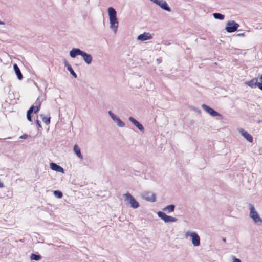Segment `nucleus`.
I'll return each instance as SVG.
<instances>
[{
	"mask_svg": "<svg viewBox=\"0 0 262 262\" xmlns=\"http://www.w3.org/2000/svg\"><path fill=\"white\" fill-rule=\"evenodd\" d=\"M233 262H241V261L239 259L234 257L233 259Z\"/></svg>",
	"mask_w": 262,
	"mask_h": 262,
	"instance_id": "31",
	"label": "nucleus"
},
{
	"mask_svg": "<svg viewBox=\"0 0 262 262\" xmlns=\"http://www.w3.org/2000/svg\"><path fill=\"white\" fill-rule=\"evenodd\" d=\"M50 167L53 170L56 171L57 172H61L62 173H64V169H63V168L55 163H51L50 164Z\"/></svg>",
	"mask_w": 262,
	"mask_h": 262,
	"instance_id": "16",
	"label": "nucleus"
},
{
	"mask_svg": "<svg viewBox=\"0 0 262 262\" xmlns=\"http://www.w3.org/2000/svg\"><path fill=\"white\" fill-rule=\"evenodd\" d=\"M28 135L27 134H23V135L20 136L19 137V138L20 139H27V138L28 137Z\"/></svg>",
	"mask_w": 262,
	"mask_h": 262,
	"instance_id": "27",
	"label": "nucleus"
},
{
	"mask_svg": "<svg viewBox=\"0 0 262 262\" xmlns=\"http://www.w3.org/2000/svg\"><path fill=\"white\" fill-rule=\"evenodd\" d=\"M157 214L158 216L165 223L176 222L178 221L177 218L167 215L165 213L162 211L158 212Z\"/></svg>",
	"mask_w": 262,
	"mask_h": 262,
	"instance_id": "6",
	"label": "nucleus"
},
{
	"mask_svg": "<svg viewBox=\"0 0 262 262\" xmlns=\"http://www.w3.org/2000/svg\"><path fill=\"white\" fill-rule=\"evenodd\" d=\"M239 132L248 141L251 143L252 142L253 138L247 131H245L244 129L241 128L239 130Z\"/></svg>",
	"mask_w": 262,
	"mask_h": 262,
	"instance_id": "14",
	"label": "nucleus"
},
{
	"mask_svg": "<svg viewBox=\"0 0 262 262\" xmlns=\"http://www.w3.org/2000/svg\"><path fill=\"white\" fill-rule=\"evenodd\" d=\"M54 194L55 196L59 199L61 198L63 196L62 192L59 190H54Z\"/></svg>",
	"mask_w": 262,
	"mask_h": 262,
	"instance_id": "25",
	"label": "nucleus"
},
{
	"mask_svg": "<svg viewBox=\"0 0 262 262\" xmlns=\"http://www.w3.org/2000/svg\"><path fill=\"white\" fill-rule=\"evenodd\" d=\"M154 4L157 5L162 9L168 12L171 11V8L169 7L166 2L164 0H150Z\"/></svg>",
	"mask_w": 262,
	"mask_h": 262,
	"instance_id": "8",
	"label": "nucleus"
},
{
	"mask_svg": "<svg viewBox=\"0 0 262 262\" xmlns=\"http://www.w3.org/2000/svg\"><path fill=\"white\" fill-rule=\"evenodd\" d=\"M40 117L42 119V121L47 125L50 123L51 117L49 116H46L44 114H40Z\"/></svg>",
	"mask_w": 262,
	"mask_h": 262,
	"instance_id": "20",
	"label": "nucleus"
},
{
	"mask_svg": "<svg viewBox=\"0 0 262 262\" xmlns=\"http://www.w3.org/2000/svg\"><path fill=\"white\" fill-rule=\"evenodd\" d=\"M34 106L32 105L30 107V108L29 109V110H31L32 112H33V110H34Z\"/></svg>",
	"mask_w": 262,
	"mask_h": 262,
	"instance_id": "33",
	"label": "nucleus"
},
{
	"mask_svg": "<svg viewBox=\"0 0 262 262\" xmlns=\"http://www.w3.org/2000/svg\"><path fill=\"white\" fill-rule=\"evenodd\" d=\"M249 217L251 218L255 223H262V219L260 218L257 211L256 210L254 206L252 204H249Z\"/></svg>",
	"mask_w": 262,
	"mask_h": 262,
	"instance_id": "3",
	"label": "nucleus"
},
{
	"mask_svg": "<svg viewBox=\"0 0 262 262\" xmlns=\"http://www.w3.org/2000/svg\"><path fill=\"white\" fill-rule=\"evenodd\" d=\"M27 119L31 122L32 121V117H31V115H29V114H27Z\"/></svg>",
	"mask_w": 262,
	"mask_h": 262,
	"instance_id": "28",
	"label": "nucleus"
},
{
	"mask_svg": "<svg viewBox=\"0 0 262 262\" xmlns=\"http://www.w3.org/2000/svg\"><path fill=\"white\" fill-rule=\"evenodd\" d=\"M5 24V23H4V22L1 21L0 20V25H3V24Z\"/></svg>",
	"mask_w": 262,
	"mask_h": 262,
	"instance_id": "37",
	"label": "nucleus"
},
{
	"mask_svg": "<svg viewBox=\"0 0 262 262\" xmlns=\"http://www.w3.org/2000/svg\"><path fill=\"white\" fill-rule=\"evenodd\" d=\"M65 66L67 67V70L69 71V72L71 73V74L74 77H77V74L74 71L73 69H72L71 66L69 64L67 61L65 60L64 61Z\"/></svg>",
	"mask_w": 262,
	"mask_h": 262,
	"instance_id": "19",
	"label": "nucleus"
},
{
	"mask_svg": "<svg viewBox=\"0 0 262 262\" xmlns=\"http://www.w3.org/2000/svg\"><path fill=\"white\" fill-rule=\"evenodd\" d=\"M246 84L248 86L251 87V88H255L256 86L258 87V84L259 82H258V78H254L251 80L249 81L246 82Z\"/></svg>",
	"mask_w": 262,
	"mask_h": 262,
	"instance_id": "17",
	"label": "nucleus"
},
{
	"mask_svg": "<svg viewBox=\"0 0 262 262\" xmlns=\"http://www.w3.org/2000/svg\"><path fill=\"white\" fill-rule=\"evenodd\" d=\"M202 108L212 117H222V115L221 114L205 104L202 105Z\"/></svg>",
	"mask_w": 262,
	"mask_h": 262,
	"instance_id": "9",
	"label": "nucleus"
},
{
	"mask_svg": "<svg viewBox=\"0 0 262 262\" xmlns=\"http://www.w3.org/2000/svg\"><path fill=\"white\" fill-rule=\"evenodd\" d=\"M185 237L189 236L192 238V243L194 246H199L200 245V237L195 232L187 231L185 234Z\"/></svg>",
	"mask_w": 262,
	"mask_h": 262,
	"instance_id": "4",
	"label": "nucleus"
},
{
	"mask_svg": "<svg viewBox=\"0 0 262 262\" xmlns=\"http://www.w3.org/2000/svg\"><path fill=\"white\" fill-rule=\"evenodd\" d=\"M213 16L215 19L219 20H223L225 18V15L219 13H214L213 14Z\"/></svg>",
	"mask_w": 262,
	"mask_h": 262,
	"instance_id": "23",
	"label": "nucleus"
},
{
	"mask_svg": "<svg viewBox=\"0 0 262 262\" xmlns=\"http://www.w3.org/2000/svg\"><path fill=\"white\" fill-rule=\"evenodd\" d=\"M123 196L125 202L129 204L131 208L136 209L139 207V203L130 193L127 192L124 194Z\"/></svg>",
	"mask_w": 262,
	"mask_h": 262,
	"instance_id": "2",
	"label": "nucleus"
},
{
	"mask_svg": "<svg viewBox=\"0 0 262 262\" xmlns=\"http://www.w3.org/2000/svg\"><path fill=\"white\" fill-rule=\"evenodd\" d=\"M236 36L243 37V36H245V33H239V34H237Z\"/></svg>",
	"mask_w": 262,
	"mask_h": 262,
	"instance_id": "32",
	"label": "nucleus"
},
{
	"mask_svg": "<svg viewBox=\"0 0 262 262\" xmlns=\"http://www.w3.org/2000/svg\"><path fill=\"white\" fill-rule=\"evenodd\" d=\"M128 120L136 127H137L140 131L143 133L144 132V128L143 126L139 122L136 120L134 117H129L128 118Z\"/></svg>",
	"mask_w": 262,
	"mask_h": 262,
	"instance_id": "11",
	"label": "nucleus"
},
{
	"mask_svg": "<svg viewBox=\"0 0 262 262\" xmlns=\"http://www.w3.org/2000/svg\"><path fill=\"white\" fill-rule=\"evenodd\" d=\"M13 68L15 71L16 75H17V78L19 80H21L23 78V76L20 71V70L19 69L18 66L16 63H15L13 65Z\"/></svg>",
	"mask_w": 262,
	"mask_h": 262,
	"instance_id": "18",
	"label": "nucleus"
},
{
	"mask_svg": "<svg viewBox=\"0 0 262 262\" xmlns=\"http://www.w3.org/2000/svg\"><path fill=\"white\" fill-rule=\"evenodd\" d=\"M36 124H37V126H38V127L41 128L42 127H41V125L40 121L38 120H36Z\"/></svg>",
	"mask_w": 262,
	"mask_h": 262,
	"instance_id": "29",
	"label": "nucleus"
},
{
	"mask_svg": "<svg viewBox=\"0 0 262 262\" xmlns=\"http://www.w3.org/2000/svg\"><path fill=\"white\" fill-rule=\"evenodd\" d=\"M142 199L150 202H155L156 201V195L155 193L149 191H145L141 194Z\"/></svg>",
	"mask_w": 262,
	"mask_h": 262,
	"instance_id": "7",
	"label": "nucleus"
},
{
	"mask_svg": "<svg viewBox=\"0 0 262 262\" xmlns=\"http://www.w3.org/2000/svg\"><path fill=\"white\" fill-rule=\"evenodd\" d=\"M175 209V205L173 204L167 205L166 207L163 209V210L166 212L168 213L174 211Z\"/></svg>",
	"mask_w": 262,
	"mask_h": 262,
	"instance_id": "21",
	"label": "nucleus"
},
{
	"mask_svg": "<svg viewBox=\"0 0 262 262\" xmlns=\"http://www.w3.org/2000/svg\"><path fill=\"white\" fill-rule=\"evenodd\" d=\"M33 112L31 111L28 110L27 112V114L31 115Z\"/></svg>",
	"mask_w": 262,
	"mask_h": 262,
	"instance_id": "34",
	"label": "nucleus"
},
{
	"mask_svg": "<svg viewBox=\"0 0 262 262\" xmlns=\"http://www.w3.org/2000/svg\"><path fill=\"white\" fill-rule=\"evenodd\" d=\"M108 114L113 120L117 123V125L120 127H123L125 126V123L116 115H115L112 111H108Z\"/></svg>",
	"mask_w": 262,
	"mask_h": 262,
	"instance_id": "10",
	"label": "nucleus"
},
{
	"mask_svg": "<svg viewBox=\"0 0 262 262\" xmlns=\"http://www.w3.org/2000/svg\"><path fill=\"white\" fill-rule=\"evenodd\" d=\"M40 105H41V102L40 101H39L38 102V103L36 105V106H35V107H34V113H36L37 112H38V111L39 110V108H40Z\"/></svg>",
	"mask_w": 262,
	"mask_h": 262,
	"instance_id": "26",
	"label": "nucleus"
},
{
	"mask_svg": "<svg viewBox=\"0 0 262 262\" xmlns=\"http://www.w3.org/2000/svg\"><path fill=\"white\" fill-rule=\"evenodd\" d=\"M81 56L82 57L84 62L86 64H90L92 63L93 58L91 54H88L87 53L83 51Z\"/></svg>",
	"mask_w": 262,
	"mask_h": 262,
	"instance_id": "15",
	"label": "nucleus"
},
{
	"mask_svg": "<svg viewBox=\"0 0 262 262\" xmlns=\"http://www.w3.org/2000/svg\"><path fill=\"white\" fill-rule=\"evenodd\" d=\"M152 38V36L148 32H144L137 37V39L141 41H145Z\"/></svg>",
	"mask_w": 262,
	"mask_h": 262,
	"instance_id": "12",
	"label": "nucleus"
},
{
	"mask_svg": "<svg viewBox=\"0 0 262 262\" xmlns=\"http://www.w3.org/2000/svg\"><path fill=\"white\" fill-rule=\"evenodd\" d=\"M239 25L234 20L228 21L225 27L226 31L228 33H232L236 31Z\"/></svg>",
	"mask_w": 262,
	"mask_h": 262,
	"instance_id": "5",
	"label": "nucleus"
},
{
	"mask_svg": "<svg viewBox=\"0 0 262 262\" xmlns=\"http://www.w3.org/2000/svg\"><path fill=\"white\" fill-rule=\"evenodd\" d=\"M30 258L31 260H39L41 258V256L39 254H32Z\"/></svg>",
	"mask_w": 262,
	"mask_h": 262,
	"instance_id": "24",
	"label": "nucleus"
},
{
	"mask_svg": "<svg viewBox=\"0 0 262 262\" xmlns=\"http://www.w3.org/2000/svg\"><path fill=\"white\" fill-rule=\"evenodd\" d=\"M108 13L110 18V28L114 33H116L118 27V21L117 18V12L113 7L108 8Z\"/></svg>",
	"mask_w": 262,
	"mask_h": 262,
	"instance_id": "1",
	"label": "nucleus"
},
{
	"mask_svg": "<svg viewBox=\"0 0 262 262\" xmlns=\"http://www.w3.org/2000/svg\"><path fill=\"white\" fill-rule=\"evenodd\" d=\"M4 186V184L0 181V188H3Z\"/></svg>",
	"mask_w": 262,
	"mask_h": 262,
	"instance_id": "35",
	"label": "nucleus"
},
{
	"mask_svg": "<svg viewBox=\"0 0 262 262\" xmlns=\"http://www.w3.org/2000/svg\"><path fill=\"white\" fill-rule=\"evenodd\" d=\"M83 51L79 48H73L69 53L70 56L71 58H75L77 55H81Z\"/></svg>",
	"mask_w": 262,
	"mask_h": 262,
	"instance_id": "13",
	"label": "nucleus"
},
{
	"mask_svg": "<svg viewBox=\"0 0 262 262\" xmlns=\"http://www.w3.org/2000/svg\"><path fill=\"white\" fill-rule=\"evenodd\" d=\"M260 79L262 81V75L260 77Z\"/></svg>",
	"mask_w": 262,
	"mask_h": 262,
	"instance_id": "38",
	"label": "nucleus"
},
{
	"mask_svg": "<svg viewBox=\"0 0 262 262\" xmlns=\"http://www.w3.org/2000/svg\"><path fill=\"white\" fill-rule=\"evenodd\" d=\"M222 240H223V241L224 242H226V238H225V237H223V238H222Z\"/></svg>",
	"mask_w": 262,
	"mask_h": 262,
	"instance_id": "36",
	"label": "nucleus"
},
{
	"mask_svg": "<svg viewBox=\"0 0 262 262\" xmlns=\"http://www.w3.org/2000/svg\"><path fill=\"white\" fill-rule=\"evenodd\" d=\"M73 150L75 152V153L76 154L77 157H78L80 159H83V156L81 154L80 149L77 145H74V148H73Z\"/></svg>",
	"mask_w": 262,
	"mask_h": 262,
	"instance_id": "22",
	"label": "nucleus"
},
{
	"mask_svg": "<svg viewBox=\"0 0 262 262\" xmlns=\"http://www.w3.org/2000/svg\"><path fill=\"white\" fill-rule=\"evenodd\" d=\"M258 88L262 91V82H259Z\"/></svg>",
	"mask_w": 262,
	"mask_h": 262,
	"instance_id": "30",
	"label": "nucleus"
}]
</instances>
